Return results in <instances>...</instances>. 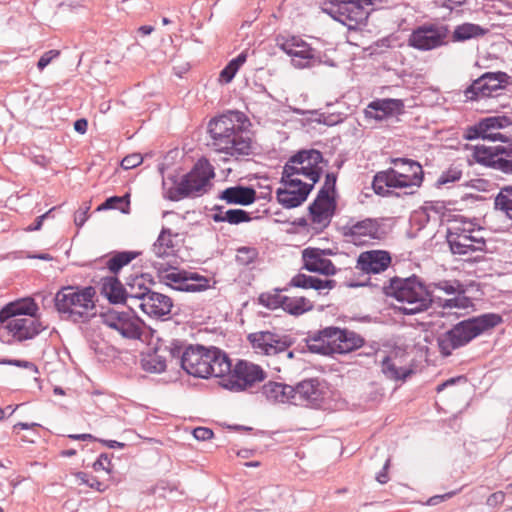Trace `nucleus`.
Returning a JSON list of instances; mask_svg holds the SVG:
<instances>
[{
	"instance_id": "f257e3e1",
	"label": "nucleus",
	"mask_w": 512,
	"mask_h": 512,
	"mask_svg": "<svg viewBox=\"0 0 512 512\" xmlns=\"http://www.w3.org/2000/svg\"><path fill=\"white\" fill-rule=\"evenodd\" d=\"M251 125L247 116L240 111H227L213 118L208 124L214 150L235 159L252 153Z\"/></svg>"
},
{
	"instance_id": "f03ea898",
	"label": "nucleus",
	"mask_w": 512,
	"mask_h": 512,
	"mask_svg": "<svg viewBox=\"0 0 512 512\" xmlns=\"http://www.w3.org/2000/svg\"><path fill=\"white\" fill-rule=\"evenodd\" d=\"M207 355L211 359L208 365L212 368V371H208V378H219V385L231 392L244 391L265 378V372L259 365L238 360L232 366L227 353L215 346L207 348Z\"/></svg>"
},
{
	"instance_id": "7ed1b4c3",
	"label": "nucleus",
	"mask_w": 512,
	"mask_h": 512,
	"mask_svg": "<svg viewBox=\"0 0 512 512\" xmlns=\"http://www.w3.org/2000/svg\"><path fill=\"white\" fill-rule=\"evenodd\" d=\"M214 168L206 159L198 160L190 172L182 175H169L162 181L163 195L171 201L199 197L207 193L214 178Z\"/></svg>"
},
{
	"instance_id": "20e7f679",
	"label": "nucleus",
	"mask_w": 512,
	"mask_h": 512,
	"mask_svg": "<svg viewBox=\"0 0 512 512\" xmlns=\"http://www.w3.org/2000/svg\"><path fill=\"white\" fill-rule=\"evenodd\" d=\"M96 289L93 286H63L54 296L56 311L65 320L87 323L96 316Z\"/></svg>"
},
{
	"instance_id": "39448f33",
	"label": "nucleus",
	"mask_w": 512,
	"mask_h": 512,
	"mask_svg": "<svg viewBox=\"0 0 512 512\" xmlns=\"http://www.w3.org/2000/svg\"><path fill=\"white\" fill-rule=\"evenodd\" d=\"M502 321V316L497 313H485L462 320L437 337L439 351L445 357L450 356L454 350L467 345Z\"/></svg>"
},
{
	"instance_id": "423d86ee",
	"label": "nucleus",
	"mask_w": 512,
	"mask_h": 512,
	"mask_svg": "<svg viewBox=\"0 0 512 512\" xmlns=\"http://www.w3.org/2000/svg\"><path fill=\"white\" fill-rule=\"evenodd\" d=\"M383 293L403 305L399 310L405 315H414L427 310L432 302V292L415 275L407 278L394 277L384 283Z\"/></svg>"
},
{
	"instance_id": "0eeeda50",
	"label": "nucleus",
	"mask_w": 512,
	"mask_h": 512,
	"mask_svg": "<svg viewBox=\"0 0 512 512\" xmlns=\"http://www.w3.org/2000/svg\"><path fill=\"white\" fill-rule=\"evenodd\" d=\"M305 343L309 352L329 356L352 352L364 345V339L354 331L328 326L309 334Z\"/></svg>"
},
{
	"instance_id": "6e6552de",
	"label": "nucleus",
	"mask_w": 512,
	"mask_h": 512,
	"mask_svg": "<svg viewBox=\"0 0 512 512\" xmlns=\"http://www.w3.org/2000/svg\"><path fill=\"white\" fill-rule=\"evenodd\" d=\"M323 155L319 150H300L289 158L283 167L282 174L285 178H294L295 175H302L315 185L322 174Z\"/></svg>"
},
{
	"instance_id": "1a4fd4ad",
	"label": "nucleus",
	"mask_w": 512,
	"mask_h": 512,
	"mask_svg": "<svg viewBox=\"0 0 512 512\" xmlns=\"http://www.w3.org/2000/svg\"><path fill=\"white\" fill-rule=\"evenodd\" d=\"M102 323L119 333L127 340H141L144 334V322L129 307L127 311L108 309L100 314Z\"/></svg>"
},
{
	"instance_id": "9d476101",
	"label": "nucleus",
	"mask_w": 512,
	"mask_h": 512,
	"mask_svg": "<svg viewBox=\"0 0 512 512\" xmlns=\"http://www.w3.org/2000/svg\"><path fill=\"white\" fill-rule=\"evenodd\" d=\"M276 41L277 46L291 57L295 68H310L322 63L321 53L299 36H279Z\"/></svg>"
},
{
	"instance_id": "9b49d317",
	"label": "nucleus",
	"mask_w": 512,
	"mask_h": 512,
	"mask_svg": "<svg viewBox=\"0 0 512 512\" xmlns=\"http://www.w3.org/2000/svg\"><path fill=\"white\" fill-rule=\"evenodd\" d=\"M337 229L347 242L354 245H363L371 240H379L383 234L381 224L374 218L357 220L354 217H348L347 221L339 225Z\"/></svg>"
},
{
	"instance_id": "f8f14e48",
	"label": "nucleus",
	"mask_w": 512,
	"mask_h": 512,
	"mask_svg": "<svg viewBox=\"0 0 512 512\" xmlns=\"http://www.w3.org/2000/svg\"><path fill=\"white\" fill-rule=\"evenodd\" d=\"M376 0H330L328 13L338 22L354 28L363 23L368 12L365 6L372 5Z\"/></svg>"
},
{
	"instance_id": "ddd939ff",
	"label": "nucleus",
	"mask_w": 512,
	"mask_h": 512,
	"mask_svg": "<svg viewBox=\"0 0 512 512\" xmlns=\"http://www.w3.org/2000/svg\"><path fill=\"white\" fill-rule=\"evenodd\" d=\"M247 339L255 353L265 356L285 353L293 344L290 335L269 330L250 333Z\"/></svg>"
},
{
	"instance_id": "4468645a",
	"label": "nucleus",
	"mask_w": 512,
	"mask_h": 512,
	"mask_svg": "<svg viewBox=\"0 0 512 512\" xmlns=\"http://www.w3.org/2000/svg\"><path fill=\"white\" fill-rule=\"evenodd\" d=\"M449 35L446 24L423 25L411 33L408 43L417 50L429 51L447 44Z\"/></svg>"
},
{
	"instance_id": "2eb2a0df",
	"label": "nucleus",
	"mask_w": 512,
	"mask_h": 512,
	"mask_svg": "<svg viewBox=\"0 0 512 512\" xmlns=\"http://www.w3.org/2000/svg\"><path fill=\"white\" fill-rule=\"evenodd\" d=\"M509 76L505 72H487L472 82L465 90L468 100L497 96L508 84Z\"/></svg>"
},
{
	"instance_id": "dca6fc26",
	"label": "nucleus",
	"mask_w": 512,
	"mask_h": 512,
	"mask_svg": "<svg viewBox=\"0 0 512 512\" xmlns=\"http://www.w3.org/2000/svg\"><path fill=\"white\" fill-rule=\"evenodd\" d=\"M475 161L506 175H512V154L506 153L505 146L487 147L477 145L474 148Z\"/></svg>"
},
{
	"instance_id": "f3484780",
	"label": "nucleus",
	"mask_w": 512,
	"mask_h": 512,
	"mask_svg": "<svg viewBox=\"0 0 512 512\" xmlns=\"http://www.w3.org/2000/svg\"><path fill=\"white\" fill-rule=\"evenodd\" d=\"M337 208L335 197H327L324 192H318L316 198L308 207L309 220L313 229L319 233L331 223Z\"/></svg>"
},
{
	"instance_id": "a211bd4d",
	"label": "nucleus",
	"mask_w": 512,
	"mask_h": 512,
	"mask_svg": "<svg viewBox=\"0 0 512 512\" xmlns=\"http://www.w3.org/2000/svg\"><path fill=\"white\" fill-rule=\"evenodd\" d=\"M281 183H283L286 188H278L276 197L278 202L287 209L300 206L307 199L314 187L313 184L302 182L298 178H285L283 174L281 176Z\"/></svg>"
},
{
	"instance_id": "6ab92c4d",
	"label": "nucleus",
	"mask_w": 512,
	"mask_h": 512,
	"mask_svg": "<svg viewBox=\"0 0 512 512\" xmlns=\"http://www.w3.org/2000/svg\"><path fill=\"white\" fill-rule=\"evenodd\" d=\"M294 405L317 408L324 401L325 383L318 378L304 379L294 386Z\"/></svg>"
},
{
	"instance_id": "aec40b11",
	"label": "nucleus",
	"mask_w": 512,
	"mask_h": 512,
	"mask_svg": "<svg viewBox=\"0 0 512 512\" xmlns=\"http://www.w3.org/2000/svg\"><path fill=\"white\" fill-rule=\"evenodd\" d=\"M207 348L202 345H188L183 355V370L197 378L207 379L208 371H212L209 364L211 359L207 355Z\"/></svg>"
},
{
	"instance_id": "412c9836",
	"label": "nucleus",
	"mask_w": 512,
	"mask_h": 512,
	"mask_svg": "<svg viewBox=\"0 0 512 512\" xmlns=\"http://www.w3.org/2000/svg\"><path fill=\"white\" fill-rule=\"evenodd\" d=\"M0 324L19 342L33 339L47 328L37 318H8L0 321Z\"/></svg>"
},
{
	"instance_id": "4be33fe9",
	"label": "nucleus",
	"mask_w": 512,
	"mask_h": 512,
	"mask_svg": "<svg viewBox=\"0 0 512 512\" xmlns=\"http://www.w3.org/2000/svg\"><path fill=\"white\" fill-rule=\"evenodd\" d=\"M160 279L173 289L186 292L204 291L209 287L208 279H199V283H190L185 271H169L163 264H154Z\"/></svg>"
},
{
	"instance_id": "5701e85b",
	"label": "nucleus",
	"mask_w": 512,
	"mask_h": 512,
	"mask_svg": "<svg viewBox=\"0 0 512 512\" xmlns=\"http://www.w3.org/2000/svg\"><path fill=\"white\" fill-rule=\"evenodd\" d=\"M404 111L405 104L402 99L385 98L370 102L364 113L366 118L380 122L391 117H397L403 114Z\"/></svg>"
},
{
	"instance_id": "b1692460",
	"label": "nucleus",
	"mask_w": 512,
	"mask_h": 512,
	"mask_svg": "<svg viewBox=\"0 0 512 512\" xmlns=\"http://www.w3.org/2000/svg\"><path fill=\"white\" fill-rule=\"evenodd\" d=\"M325 250L319 248H306L302 251L303 269L325 276L335 275L336 267L331 260L325 258Z\"/></svg>"
},
{
	"instance_id": "393cba45",
	"label": "nucleus",
	"mask_w": 512,
	"mask_h": 512,
	"mask_svg": "<svg viewBox=\"0 0 512 512\" xmlns=\"http://www.w3.org/2000/svg\"><path fill=\"white\" fill-rule=\"evenodd\" d=\"M153 284L149 274L130 275L126 278V296L128 306L144 303L146 297L152 291L150 285Z\"/></svg>"
},
{
	"instance_id": "a878e982",
	"label": "nucleus",
	"mask_w": 512,
	"mask_h": 512,
	"mask_svg": "<svg viewBox=\"0 0 512 512\" xmlns=\"http://www.w3.org/2000/svg\"><path fill=\"white\" fill-rule=\"evenodd\" d=\"M391 263L389 252L371 250L362 252L357 259V268L366 274H378L385 271Z\"/></svg>"
},
{
	"instance_id": "bb28decb",
	"label": "nucleus",
	"mask_w": 512,
	"mask_h": 512,
	"mask_svg": "<svg viewBox=\"0 0 512 512\" xmlns=\"http://www.w3.org/2000/svg\"><path fill=\"white\" fill-rule=\"evenodd\" d=\"M138 307L148 316L161 319L171 313L173 301L165 294L151 291L144 303L138 304Z\"/></svg>"
},
{
	"instance_id": "cd10ccee",
	"label": "nucleus",
	"mask_w": 512,
	"mask_h": 512,
	"mask_svg": "<svg viewBox=\"0 0 512 512\" xmlns=\"http://www.w3.org/2000/svg\"><path fill=\"white\" fill-rule=\"evenodd\" d=\"M511 121L506 116H491L482 119L473 126L465 129L464 138L466 140L487 139L489 131L507 127Z\"/></svg>"
},
{
	"instance_id": "c85d7f7f",
	"label": "nucleus",
	"mask_w": 512,
	"mask_h": 512,
	"mask_svg": "<svg viewBox=\"0 0 512 512\" xmlns=\"http://www.w3.org/2000/svg\"><path fill=\"white\" fill-rule=\"evenodd\" d=\"M404 178L397 169L389 168L376 173L372 188L377 195L387 196L390 194L389 188H409V184L400 180Z\"/></svg>"
},
{
	"instance_id": "c756f323",
	"label": "nucleus",
	"mask_w": 512,
	"mask_h": 512,
	"mask_svg": "<svg viewBox=\"0 0 512 512\" xmlns=\"http://www.w3.org/2000/svg\"><path fill=\"white\" fill-rule=\"evenodd\" d=\"M38 310L39 307L32 298H23L5 305L0 310V321L8 318H36Z\"/></svg>"
},
{
	"instance_id": "7c9ffc66",
	"label": "nucleus",
	"mask_w": 512,
	"mask_h": 512,
	"mask_svg": "<svg viewBox=\"0 0 512 512\" xmlns=\"http://www.w3.org/2000/svg\"><path fill=\"white\" fill-rule=\"evenodd\" d=\"M287 285L289 288L314 289L319 295H326L336 286V281L331 279L323 280L304 273H297Z\"/></svg>"
},
{
	"instance_id": "2f4dec72",
	"label": "nucleus",
	"mask_w": 512,
	"mask_h": 512,
	"mask_svg": "<svg viewBox=\"0 0 512 512\" xmlns=\"http://www.w3.org/2000/svg\"><path fill=\"white\" fill-rule=\"evenodd\" d=\"M392 163L398 168V173L405 177L401 180L409 184V188L421 186L424 172L419 162L408 158H395Z\"/></svg>"
},
{
	"instance_id": "473e14b6",
	"label": "nucleus",
	"mask_w": 512,
	"mask_h": 512,
	"mask_svg": "<svg viewBox=\"0 0 512 512\" xmlns=\"http://www.w3.org/2000/svg\"><path fill=\"white\" fill-rule=\"evenodd\" d=\"M219 198L231 205L247 206L256 199V191L252 187L236 185L224 189Z\"/></svg>"
},
{
	"instance_id": "72a5a7b5",
	"label": "nucleus",
	"mask_w": 512,
	"mask_h": 512,
	"mask_svg": "<svg viewBox=\"0 0 512 512\" xmlns=\"http://www.w3.org/2000/svg\"><path fill=\"white\" fill-rule=\"evenodd\" d=\"M294 392V386L280 382H268L262 388V393L267 400L273 403H290L294 405Z\"/></svg>"
},
{
	"instance_id": "f704fd0d",
	"label": "nucleus",
	"mask_w": 512,
	"mask_h": 512,
	"mask_svg": "<svg viewBox=\"0 0 512 512\" xmlns=\"http://www.w3.org/2000/svg\"><path fill=\"white\" fill-rule=\"evenodd\" d=\"M100 293L112 304L127 302L126 286L124 287L115 276L103 277L101 279Z\"/></svg>"
},
{
	"instance_id": "c9c22d12",
	"label": "nucleus",
	"mask_w": 512,
	"mask_h": 512,
	"mask_svg": "<svg viewBox=\"0 0 512 512\" xmlns=\"http://www.w3.org/2000/svg\"><path fill=\"white\" fill-rule=\"evenodd\" d=\"M447 243L450 251L453 254L469 255L474 251V244H471V239L466 236V230L463 229H449L447 232Z\"/></svg>"
},
{
	"instance_id": "e433bc0d",
	"label": "nucleus",
	"mask_w": 512,
	"mask_h": 512,
	"mask_svg": "<svg viewBox=\"0 0 512 512\" xmlns=\"http://www.w3.org/2000/svg\"><path fill=\"white\" fill-rule=\"evenodd\" d=\"M213 210L215 213L212 215V219L218 223L227 222L232 225H238L252 220L250 213L243 209L224 210L223 207L216 205Z\"/></svg>"
},
{
	"instance_id": "4c0bfd02",
	"label": "nucleus",
	"mask_w": 512,
	"mask_h": 512,
	"mask_svg": "<svg viewBox=\"0 0 512 512\" xmlns=\"http://www.w3.org/2000/svg\"><path fill=\"white\" fill-rule=\"evenodd\" d=\"M172 231L169 228H163L152 245V251L156 257L166 259L175 256V244L172 239Z\"/></svg>"
},
{
	"instance_id": "58836bf2",
	"label": "nucleus",
	"mask_w": 512,
	"mask_h": 512,
	"mask_svg": "<svg viewBox=\"0 0 512 512\" xmlns=\"http://www.w3.org/2000/svg\"><path fill=\"white\" fill-rule=\"evenodd\" d=\"M487 33V29L474 23H463L457 25L452 32L453 42H465L471 39H477L484 36Z\"/></svg>"
},
{
	"instance_id": "ea45409f",
	"label": "nucleus",
	"mask_w": 512,
	"mask_h": 512,
	"mask_svg": "<svg viewBox=\"0 0 512 512\" xmlns=\"http://www.w3.org/2000/svg\"><path fill=\"white\" fill-rule=\"evenodd\" d=\"M313 302L303 296L286 297L284 311L293 316H300L313 310Z\"/></svg>"
},
{
	"instance_id": "a19ab883",
	"label": "nucleus",
	"mask_w": 512,
	"mask_h": 512,
	"mask_svg": "<svg viewBox=\"0 0 512 512\" xmlns=\"http://www.w3.org/2000/svg\"><path fill=\"white\" fill-rule=\"evenodd\" d=\"M288 290L289 287L288 285H286L281 289L276 288L273 291L261 293L258 298L259 304L270 310H275L278 308L284 309V302L287 296L282 295L281 292H285Z\"/></svg>"
},
{
	"instance_id": "79ce46f5",
	"label": "nucleus",
	"mask_w": 512,
	"mask_h": 512,
	"mask_svg": "<svg viewBox=\"0 0 512 512\" xmlns=\"http://www.w3.org/2000/svg\"><path fill=\"white\" fill-rule=\"evenodd\" d=\"M141 366L143 370L149 373H162L167 368L166 357L156 350L142 358Z\"/></svg>"
},
{
	"instance_id": "37998d69",
	"label": "nucleus",
	"mask_w": 512,
	"mask_h": 512,
	"mask_svg": "<svg viewBox=\"0 0 512 512\" xmlns=\"http://www.w3.org/2000/svg\"><path fill=\"white\" fill-rule=\"evenodd\" d=\"M381 370L383 374L391 380H405L412 373L410 369L396 366L389 356L383 359Z\"/></svg>"
},
{
	"instance_id": "c03bdc74",
	"label": "nucleus",
	"mask_w": 512,
	"mask_h": 512,
	"mask_svg": "<svg viewBox=\"0 0 512 512\" xmlns=\"http://www.w3.org/2000/svg\"><path fill=\"white\" fill-rule=\"evenodd\" d=\"M140 253L135 251H122L113 255L106 263L107 268L117 274L125 265L134 260Z\"/></svg>"
},
{
	"instance_id": "a18cd8bd",
	"label": "nucleus",
	"mask_w": 512,
	"mask_h": 512,
	"mask_svg": "<svg viewBox=\"0 0 512 512\" xmlns=\"http://www.w3.org/2000/svg\"><path fill=\"white\" fill-rule=\"evenodd\" d=\"M494 205L496 209L510 216V212H512V185H506L500 188V191L495 197Z\"/></svg>"
},
{
	"instance_id": "49530a36",
	"label": "nucleus",
	"mask_w": 512,
	"mask_h": 512,
	"mask_svg": "<svg viewBox=\"0 0 512 512\" xmlns=\"http://www.w3.org/2000/svg\"><path fill=\"white\" fill-rule=\"evenodd\" d=\"M129 194L124 196H112L105 200V202L98 207V210H107V209H118L122 213H127L129 210Z\"/></svg>"
},
{
	"instance_id": "de8ad7c7",
	"label": "nucleus",
	"mask_w": 512,
	"mask_h": 512,
	"mask_svg": "<svg viewBox=\"0 0 512 512\" xmlns=\"http://www.w3.org/2000/svg\"><path fill=\"white\" fill-rule=\"evenodd\" d=\"M433 286L448 295H464L465 288L458 280H442L434 283Z\"/></svg>"
},
{
	"instance_id": "09e8293b",
	"label": "nucleus",
	"mask_w": 512,
	"mask_h": 512,
	"mask_svg": "<svg viewBox=\"0 0 512 512\" xmlns=\"http://www.w3.org/2000/svg\"><path fill=\"white\" fill-rule=\"evenodd\" d=\"M463 172L457 166H450L447 170L443 171L436 181V186L441 187L450 183L459 181L462 178Z\"/></svg>"
},
{
	"instance_id": "8fccbe9b",
	"label": "nucleus",
	"mask_w": 512,
	"mask_h": 512,
	"mask_svg": "<svg viewBox=\"0 0 512 512\" xmlns=\"http://www.w3.org/2000/svg\"><path fill=\"white\" fill-rule=\"evenodd\" d=\"M185 344L180 340H172L169 345L165 346V351H168L172 360H176V364H180L183 368V355L186 352Z\"/></svg>"
},
{
	"instance_id": "3c124183",
	"label": "nucleus",
	"mask_w": 512,
	"mask_h": 512,
	"mask_svg": "<svg viewBox=\"0 0 512 512\" xmlns=\"http://www.w3.org/2000/svg\"><path fill=\"white\" fill-rule=\"evenodd\" d=\"M74 475L80 484L87 485L88 487L99 492H104L107 489V486L104 483L100 482L96 477L86 472L79 471Z\"/></svg>"
},
{
	"instance_id": "603ef678",
	"label": "nucleus",
	"mask_w": 512,
	"mask_h": 512,
	"mask_svg": "<svg viewBox=\"0 0 512 512\" xmlns=\"http://www.w3.org/2000/svg\"><path fill=\"white\" fill-rule=\"evenodd\" d=\"M337 177L334 173H327L323 186L318 192H324L327 197H335L334 193L336 190Z\"/></svg>"
},
{
	"instance_id": "864d4df0",
	"label": "nucleus",
	"mask_w": 512,
	"mask_h": 512,
	"mask_svg": "<svg viewBox=\"0 0 512 512\" xmlns=\"http://www.w3.org/2000/svg\"><path fill=\"white\" fill-rule=\"evenodd\" d=\"M0 363L4 364V365H12V366L20 367V368H25V369H28L31 372L35 373V374L38 373L37 366L33 362H30V361H27V360L3 359V360L0 361Z\"/></svg>"
},
{
	"instance_id": "5fc2aeb1",
	"label": "nucleus",
	"mask_w": 512,
	"mask_h": 512,
	"mask_svg": "<svg viewBox=\"0 0 512 512\" xmlns=\"http://www.w3.org/2000/svg\"><path fill=\"white\" fill-rule=\"evenodd\" d=\"M93 469L95 471L104 470L107 473L111 472V459L107 453L99 455L98 459L93 463Z\"/></svg>"
},
{
	"instance_id": "6e6d98bb",
	"label": "nucleus",
	"mask_w": 512,
	"mask_h": 512,
	"mask_svg": "<svg viewBox=\"0 0 512 512\" xmlns=\"http://www.w3.org/2000/svg\"><path fill=\"white\" fill-rule=\"evenodd\" d=\"M468 299L464 295H456V297L444 300L441 303L443 308H465Z\"/></svg>"
},
{
	"instance_id": "4d7b16f0",
	"label": "nucleus",
	"mask_w": 512,
	"mask_h": 512,
	"mask_svg": "<svg viewBox=\"0 0 512 512\" xmlns=\"http://www.w3.org/2000/svg\"><path fill=\"white\" fill-rule=\"evenodd\" d=\"M143 161V158L140 154H131L123 158L121 162V166L125 169H132L140 165Z\"/></svg>"
},
{
	"instance_id": "13d9d810",
	"label": "nucleus",
	"mask_w": 512,
	"mask_h": 512,
	"mask_svg": "<svg viewBox=\"0 0 512 512\" xmlns=\"http://www.w3.org/2000/svg\"><path fill=\"white\" fill-rule=\"evenodd\" d=\"M58 50H49L45 52L40 59L38 60L37 67L39 70H43L45 67H47L50 62L59 56Z\"/></svg>"
},
{
	"instance_id": "bf43d9fd",
	"label": "nucleus",
	"mask_w": 512,
	"mask_h": 512,
	"mask_svg": "<svg viewBox=\"0 0 512 512\" xmlns=\"http://www.w3.org/2000/svg\"><path fill=\"white\" fill-rule=\"evenodd\" d=\"M343 121L342 114H322L319 122L327 126H334Z\"/></svg>"
},
{
	"instance_id": "052dcab7",
	"label": "nucleus",
	"mask_w": 512,
	"mask_h": 512,
	"mask_svg": "<svg viewBox=\"0 0 512 512\" xmlns=\"http://www.w3.org/2000/svg\"><path fill=\"white\" fill-rule=\"evenodd\" d=\"M214 433L210 428L197 427L193 430V436L200 441H206L213 437Z\"/></svg>"
},
{
	"instance_id": "680f3d73",
	"label": "nucleus",
	"mask_w": 512,
	"mask_h": 512,
	"mask_svg": "<svg viewBox=\"0 0 512 512\" xmlns=\"http://www.w3.org/2000/svg\"><path fill=\"white\" fill-rule=\"evenodd\" d=\"M237 73V70L229 63L220 72V80L223 83H229L233 80Z\"/></svg>"
},
{
	"instance_id": "e2e57ef3",
	"label": "nucleus",
	"mask_w": 512,
	"mask_h": 512,
	"mask_svg": "<svg viewBox=\"0 0 512 512\" xmlns=\"http://www.w3.org/2000/svg\"><path fill=\"white\" fill-rule=\"evenodd\" d=\"M466 236L472 240L471 244H474V251H483L485 249L486 242L483 237L475 236L472 230H466Z\"/></svg>"
},
{
	"instance_id": "0e129e2a",
	"label": "nucleus",
	"mask_w": 512,
	"mask_h": 512,
	"mask_svg": "<svg viewBox=\"0 0 512 512\" xmlns=\"http://www.w3.org/2000/svg\"><path fill=\"white\" fill-rule=\"evenodd\" d=\"M456 493H457L456 491H451V492H448V493H445L442 495L432 496L427 500L426 504L428 506H435L444 500L452 498Z\"/></svg>"
},
{
	"instance_id": "69168bd1",
	"label": "nucleus",
	"mask_w": 512,
	"mask_h": 512,
	"mask_svg": "<svg viewBox=\"0 0 512 512\" xmlns=\"http://www.w3.org/2000/svg\"><path fill=\"white\" fill-rule=\"evenodd\" d=\"M88 210L89 207H85L84 209H79L75 212L74 215V223L77 227H82L88 219Z\"/></svg>"
},
{
	"instance_id": "338daca9",
	"label": "nucleus",
	"mask_w": 512,
	"mask_h": 512,
	"mask_svg": "<svg viewBox=\"0 0 512 512\" xmlns=\"http://www.w3.org/2000/svg\"><path fill=\"white\" fill-rule=\"evenodd\" d=\"M467 0H436V3L444 8L453 11L454 9L462 6Z\"/></svg>"
},
{
	"instance_id": "774afa93",
	"label": "nucleus",
	"mask_w": 512,
	"mask_h": 512,
	"mask_svg": "<svg viewBox=\"0 0 512 512\" xmlns=\"http://www.w3.org/2000/svg\"><path fill=\"white\" fill-rule=\"evenodd\" d=\"M505 499V494L502 491H497L492 493L487 499V505L491 507H495L499 504H502Z\"/></svg>"
}]
</instances>
